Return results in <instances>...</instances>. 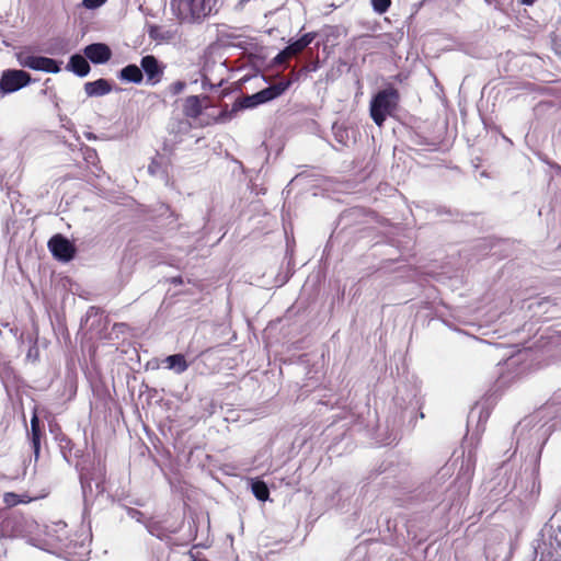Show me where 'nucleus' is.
Returning <instances> with one entry per match:
<instances>
[{
	"label": "nucleus",
	"instance_id": "obj_1",
	"mask_svg": "<svg viewBox=\"0 0 561 561\" xmlns=\"http://www.w3.org/2000/svg\"><path fill=\"white\" fill-rule=\"evenodd\" d=\"M400 102V93L392 85L377 92L370 101V116L375 124L381 127L388 115L398 108Z\"/></svg>",
	"mask_w": 561,
	"mask_h": 561
},
{
	"label": "nucleus",
	"instance_id": "obj_2",
	"mask_svg": "<svg viewBox=\"0 0 561 561\" xmlns=\"http://www.w3.org/2000/svg\"><path fill=\"white\" fill-rule=\"evenodd\" d=\"M16 58L22 67L30 68L32 70L45 71L48 73H57L60 71V62L53 58L35 56L25 50L18 53Z\"/></svg>",
	"mask_w": 561,
	"mask_h": 561
},
{
	"label": "nucleus",
	"instance_id": "obj_3",
	"mask_svg": "<svg viewBox=\"0 0 561 561\" xmlns=\"http://www.w3.org/2000/svg\"><path fill=\"white\" fill-rule=\"evenodd\" d=\"M31 76L24 70H4L0 78L1 94L13 93L31 82Z\"/></svg>",
	"mask_w": 561,
	"mask_h": 561
},
{
	"label": "nucleus",
	"instance_id": "obj_4",
	"mask_svg": "<svg viewBox=\"0 0 561 561\" xmlns=\"http://www.w3.org/2000/svg\"><path fill=\"white\" fill-rule=\"evenodd\" d=\"M140 68L146 76L147 84L156 85L161 82L165 66L156 56L146 55L140 60Z\"/></svg>",
	"mask_w": 561,
	"mask_h": 561
},
{
	"label": "nucleus",
	"instance_id": "obj_5",
	"mask_svg": "<svg viewBox=\"0 0 561 561\" xmlns=\"http://www.w3.org/2000/svg\"><path fill=\"white\" fill-rule=\"evenodd\" d=\"M48 249L54 257L68 262L75 257V245L64 236L55 234L48 241Z\"/></svg>",
	"mask_w": 561,
	"mask_h": 561
},
{
	"label": "nucleus",
	"instance_id": "obj_6",
	"mask_svg": "<svg viewBox=\"0 0 561 561\" xmlns=\"http://www.w3.org/2000/svg\"><path fill=\"white\" fill-rule=\"evenodd\" d=\"M85 57L93 64H105L112 57V51L106 44L93 43L83 49Z\"/></svg>",
	"mask_w": 561,
	"mask_h": 561
},
{
	"label": "nucleus",
	"instance_id": "obj_7",
	"mask_svg": "<svg viewBox=\"0 0 561 561\" xmlns=\"http://www.w3.org/2000/svg\"><path fill=\"white\" fill-rule=\"evenodd\" d=\"M207 95H190L184 100L183 114L188 118H197L204 110L203 101H207Z\"/></svg>",
	"mask_w": 561,
	"mask_h": 561
},
{
	"label": "nucleus",
	"instance_id": "obj_8",
	"mask_svg": "<svg viewBox=\"0 0 561 561\" xmlns=\"http://www.w3.org/2000/svg\"><path fill=\"white\" fill-rule=\"evenodd\" d=\"M43 436H44V433H43V430L41 426V421L38 419L36 411H34V413L31 417L30 438H31V444H32V448H33V453H34V457H35L36 461L39 458L41 440H42Z\"/></svg>",
	"mask_w": 561,
	"mask_h": 561
},
{
	"label": "nucleus",
	"instance_id": "obj_9",
	"mask_svg": "<svg viewBox=\"0 0 561 561\" xmlns=\"http://www.w3.org/2000/svg\"><path fill=\"white\" fill-rule=\"evenodd\" d=\"M293 83V80H284L276 82L261 91H259V94L262 99L263 103L270 102L275 100L276 98L280 96Z\"/></svg>",
	"mask_w": 561,
	"mask_h": 561
},
{
	"label": "nucleus",
	"instance_id": "obj_10",
	"mask_svg": "<svg viewBox=\"0 0 561 561\" xmlns=\"http://www.w3.org/2000/svg\"><path fill=\"white\" fill-rule=\"evenodd\" d=\"M84 91L89 96H102L112 91V84L106 79H98L84 83Z\"/></svg>",
	"mask_w": 561,
	"mask_h": 561
},
{
	"label": "nucleus",
	"instance_id": "obj_11",
	"mask_svg": "<svg viewBox=\"0 0 561 561\" xmlns=\"http://www.w3.org/2000/svg\"><path fill=\"white\" fill-rule=\"evenodd\" d=\"M118 78L123 81L139 84L144 80V73L140 67L130 64L119 71Z\"/></svg>",
	"mask_w": 561,
	"mask_h": 561
},
{
	"label": "nucleus",
	"instance_id": "obj_12",
	"mask_svg": "<svg viewBox=\"0 0 561 561\" xmlns=\"http://www.w3.org/2000/svg\"><path fill=\"white\" fill-rule=\"evenodd\" d=\"M316 37V32L306 33L300 38L286 46V48L288 53L291 55V57H295L299 55L307 46H309L314 41Z\"/></svg>",
	"mask_w": 561,
	"mask_h": 561
},
{
	"label": "nucleus",
	"instance_id": "obj_13",
	"mask_svg": "<svg viewBox=\"0 0 561 561\" xmlns=\"http://www.w3.org/2000/svg\"><path fill=\"white\" fill-rule=\"evenodd\" d=\"M68 69L79 77H84L90 72L91 67L83 56L76 54L70 57Z\"/></svg>",
	"mask_w": 561,
	"mask_h": 561
},
{
	"label": "nucleus",
	"instance_id": "obj_14",
	"mask_svg": "<svg viewBox=\"0 0 561 561\" xmlns=\"http://www.w3.org/2000/svg\"><path fill=\"white\" fill-rule=\"evenodd\" d=\"M164 363L167 364L168 369L174 370L176 374L184 373L188 367L183 354L170 355L164 359Z\"/></svg>",
	"mask_w": 561,
	"mask_h": 561
},
{
	"label": "nucleus",
	"instance_id": "obj_15",
	"mask_svg": "<svg viewBox=\"0 0 561 561\" xmlns=\"http://www.w3.org/2000/svg\"><path fill=\"white\" fill-rule=\"evenodd\" d=\"M33 499L27 494H16L14 492H7L3 494V503L7 507H14L19 504L30 503Z\"/></svg>",
	"mask_w": 561,
	"mask_h": 561
},
{
	"label": "nucleus",
	"instance_id": "obj_16",
	"mask_svg": "<svg viewBox=\"0 0 561 561\" xmlns=\"http://www.w3.org/2000/svg\"><path fill=\"white\" fill-rule=\"evenodd\" d=\"M251 489H252V492L254 494V496L259 500V501H267L268 497H270V490L266 485V483L262 480H255L252 482V485H251Z\"/></svg>",
	"mask_w": 561,
	"mask_h": 561
},
{
	"label": "nucleus",
	"instance_id": "obj_17",
	"mask_svg": "<svg viewBox=\"0 0 561 561\" xmlns=\"http://www.w3.org/2000/svg\"><path fill=\"white\" fill-rule=\"evenodd\" d=\"M261 104H264V103L262 102V99H261L259 92H256L252 95L243 96L239 102V106L241 108H251V107H255Z\"/></svg>",
	"mask_w": 561,
	"mask_h": 561
},
{
	"label": "nucleus",
	"instance_id": "obj_18",
	"mask_svg": "<svg viewBox=\"0 0 561 561\" xmlns=\"http://www.w3.org/2000/svg\"><path fill=\"white\" fill-rule=\"evenodd\" d=\"M391 0H371L373 9L379 14L386 13L391 7Z\"/></svg>",
	"mask_w": 561,
	"mask_h": 561
},
{
	"label": "nucleus",
	"instance_id": "obj_19",
	"mask_svg": "<svg viewBox=\"0 0 561 561\" xmlns=\"http://www.w3.org/2000/svg\"><path fill=\"white\" fill-rule=\"evenodd\" d=\"M185 88H186V83L182 80H178V81L172 82L168 87V91L171 95H178V94L182 93Z\"/></svg>",
	"mask_w": 561,
	"mask_h": 561
},
{
	"label": "nucleus",
	"instance_id": "obj_20",
	"mask_svg": "<svg viewBox=\"0 0 561 561\" xmlns=\"http://www.w3.org/2000/svg\"><path fill=\"white\" fill-rule=\"evenodd\" d=\"M291 57V55L288 53L287 48L285 47L282 51H279L277 54V56L274 58V62L275 64H284L286 62L287 60H289Z\"/></svg>",
	"mask_w": 561,
	"mask_h": 561
},
{
	"label": "nucleus",
	"instance_id": "obj_21",
	"mask_svg": "<svg viewBox=\"0 0 561 561\" xmlns=\"http://www.w3.org/2000/svg\"><path fill=\"white\" fill-rule=\"evenodd\" d=\"M106 0H83V5L88 9H96L101 7Z\"/></svg>",
	"mask_w": 561,
	"mask_h": 561
},
{
	"label": "nucleus",
	"instance_id": "obj_22",
	"mask_svg": "<svg viewBox=\"0 0 561 561\" xmlns=\"http://www.w3.org/2000/svg\"><path fill=\"white\" fill-rule=\"evenodd\" d=\"M157 168H158V162L156 160H152L151 163L148 167V170H149L150 173L154 174Z\"/></svg>",
	"mask_w": 561,
	"mask_h": 561
},
{
	"label": "nucleus",
	"instance_id": "obj_23",
	"mask_svg": "<svg viewBox=\"0 0 561 561\" xmlns=\"http://www.w3.org/2000/svg\"><path fill=\"white\" fill-rule=\"evenodd\" d=\"M518 1H519V3L525 4V5H533L536 2V0H518Z\"/></svg>",
	"mask_w": 561,
	"mask_h": 561
},
{
	"label": "nucleus",
	"instance_id": "obj_24",
	"mask_svg": "<svg viewBox=\"0 0 561 561\" xmlns=\"http://www.w3.org/2000/svg\"><path fill=\"white\" fill-rule=\"evenodd\" d=\"M192 557H193V561H207V560H199V559L195 558L194 556H192Z\"/></svg>",
	"mask_w": 561,
	"mask_h": 561
}]
</instances>
